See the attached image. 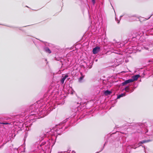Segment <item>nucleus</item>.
Masks as SVG:
<instances>
[{
    "instance_id": "6",
    "label": "nucleus",
    "mask_w": 153,
    "mask_h": 153,
    "mask_svg": "<svg viewBox=\"0 0 153 153\" xmlns=\"http://www.w3.org/2000/svg\"><path fill=\"white\" fill-rule=\"evenodd\" d=\"M33 149H34V150H36L35 149L37 148V149H38V143L37 142H36L33 145Z\"/></svg>"
},
{
    "instance_id": "1",
    "label": "nucleus",
    "mask_w": 153,
    "mask_h": 153,
    "mask_svg": "<svg viewBox=\"0 0 153 153\" xmlns=\"http://www.w3.org/2000/svg\"><path fill=\"white\" fill-rule=\"evenodd\" d=\"M25 115L31 117L34 116V119H38V105L33 104L27 108L24 112Z\"/></svg>"
},
{
    "instance_id": "12",
    "label": "nucleus",
    "mask_w": 153,
    "mask_h": 153,
    "mask_svg": "<svg viewBox=\"0 0 153 153\" xmlns=\"http://www.w3.org/2000/svg\"><path fill=\"white\" fill-rule=\"evenodd\" d=\"M45 51L49 53H51V51L48 48H47L45 49Z\"/></svg>"
},
{
    "instance_id": "17",
    "label": "nucleus",
    "mask_w": 153,
    "mask_h": 153,
    "mask_svg": "<svg viewBox=\"0 0 153 153\" xmlns=\"http://www.w3.org/2000/svg\"><path fill=\"white\" fill-rule=\"evenodd\" d=\"M92 2L94 4L95 3V0H92Z\"/></svg>"
},
{
    "instance_id": "22",
    "label": "nucleus",
    "mask_w": 153,
    "mask_h": 153,
    "mask_svg": "<svg viewBox=\"0 0 153 153\" xmlns=\"http://www.w3.org/2000/svg\"><path fill=\"white\" fill-rule=\"evenodd\" d=\"M25 7H27L29 8V7L27 6H26Z\"/></svg>"
},
{
    "instance_id": "14",
    "label": "nucleus",
    "mask_w": 153,
    "mask_h": 153,
    "mask_svg": "<svg viewBox=\"0 0 153 153\" xmlns=\"http://www.w3.org/2000/svg\"><path fill=\"white\" fill-rule=\"evenodd\" d=\"M124 95L123 94H121L117 96V98H119L122 97H123Z\"/></svg>"
},
{
    "instance_id": "5",
    "label": "nucleus",
    "mask_w": 153,
    "mask_h": 153,
    "mask_svg": "<svg viewBox=\"0 0 153 153\" xmlns=\"http://www.w3.org/2000/svg\"><path fill=\"white\" fill-rule=\"evenodd\" d=\"M125 90L127 92H130V93H131L134 91V89H133L132 90H130L129 86H127L125 88Z\"/></svg>"
},
{
    "instance_id": "18",
    "label": "nucleus",
    "mask_w": 153,
    "mask_h": 153,
    "mask_svg": "<svg viewBox=\"0 0 153 153\" xmlns=\"http://www.w3.org/2000/svg\"><path fill=\"white\" fill-rule=\"evenodd\" d=\"M7 27H12V28H16V27H13V26H7Z\"/></svg>"
},
{
    "instance_id": "7",
    "label": "nucleus",
    "mask_w": 153,
    "mask_h": 153,
    "mask_svg": "<svg viewBox=\"0 0 153 153\" xmlns=\"http://www.w3.org/2000/svg\"><path fill=\"white\" fill-rule=\"evenodd\" d=\"M68 75H65L64 77H63L62 78L61 80V82L63 84L65 80V79L68 77Z\"/></svg>"
},
{
    "instance_id": "10",
    "label": "nucleus",
    "mask_w": 153,
    "mask_h": 153,
    "mask_svg": "<svg viewBox=\"0 0 153 153\" xmlns=\"http://www.w3.org/2000/svg\"><path fill=\"white\" fill-rule=\"evenodd\" d=\"M0 124L6 125L10 124V123H8V122H0Z\"/></svg>"
},
{
    "instance_id": "23",
    "label": "nucleus",
    "mask_w": 153,
    "mask_h": 153,
    "mask_svg": "<svg viewBox=\"0 0 153 153\" xmlns=\"http://www.w3.org/2000/svg\"><path fill=\"white\" fill-rule=\"evenodd\" d=\"M38 101H37L36 102L37 103H38Z\"/></svg>"
},
{
    "instance_id": "21",
    "label": "nucleus",
    "mask_w": 153,
    "mask_h": 153,
    "mask_svg": "<svg viewBox=\"0 0 153 153\" xmlns=\"http://www.w3.org/2000/svg\"><path fill=\"white\" fill-rule=\"evenodd\" d=\"M19 30H22L21 29V28H20V27H19Z\"/></svg>"
},
{
    "instance_id": "19",
    "label": "nucleus",
    "mask_w": 153,
    "mask_h": 153,
    "mask_svg": "<svg viewBox=\"0 0 153 153\" xmlns=\"http://www.w3.org/2000/svg\"><path fill=\"white\" fill-rule=\"evenodd\" d=\"M29 26H30V25L25 26H23V27H26Z\"/></svg>"
},
{
    "instance_id": "13",
    "label": "nucleus",
    "mask_w": 153,
    "mask_h": 153,
    "mask_svg": "<svg viewBox=\"0 0 153 153\" xmlns=\"http://www.w3.org/2000/svg\"><path fill=\"white\" fill-rule=\"evenodd\" d=\"M81 76L80 77L79 79V80L80 81H81L83 79V78H84V76L82 75V73H81Z\"/></svg>"
},
{
    "instance_id": "8",
    "label": "nucleus",
    "mask_w": 153,
    "mask_h": 153,
    "mask_svg": "<svg viewBox=\"0 0 153 153\" xmlns=\"http://www.w3.org/2000/svg\"><path fill=\"white\" fill-rule=\"evenodd\" d=\"M151 141V140H143L139 142L140 143L143 144L144 143L149 142Z\"/></svg>"
},
{
    "instance_id": "9",
    "label": "nucleus",
    "mask_w": 153,
    "mask_h": 153,
    "mask_svg": "<svg viewBox=\"0 0 153 153\" xmlns=\"http://www.w3.org/2000/svg\"><path fill=\"white\" fill-rule=\"evenodd\" d=\"M111 93L110 91L108 90H106L105 91L104 93L105 95H108L110 94Z\"/></svg>"
},
{
    "instance_id": "15",
    "label": "nucleus",
    "mask_w": 153,
    "mask_h": 153,
    "mask_svg": "<svg viewBox=\"0 0 153 153\" xmlns=\"http://www.w3.org/2000/svg\"><path fill=\"white\" fill-rule=\"evenodd\" d=\"M33 42L34 43L35 45H36V47H38V43H37L36 42L34 41H33Z\"/></svg>"
},
{
    "instance_id": "11",
    "label": "nucleus",
    "mask_w": 153,
    "mask_h": 153,
    "mask_svg": "<svg viewBox=\"0 0 153 153\" xmlns=\"http://www.w3.org/2000/svg\"><path fill=\"white\" fill-rule=\"evenodd\" d=\"M22 125H21V127H19V129H18V130L19 131H21L22 130V127H23V123H21Z\"/></svg>"
},
{
    "instance_id": "2",
    "label": "nucleus",
    "mask_w": 153,
    "mask_h": 153,
    "mask_svg": "<svg viewBox=\"0 0 153 153\" xmlns=\"http://www.w3.org/2000/svg\"><path fill=\"white\" fill-rule=\"evenodd\" d=\"M100 48L98 46L96 47L93 49V52L94 54L97 53L100 51Z\"/></svg>"
},
{
    "instance_id": "16",
    "label": "nucleus",
    "mask_w": 153,
    "mask_h": 153,
    "mask_svg": "<svg viewBox=\"0 0 153 153\" xmlns=\"http://www.w3.org/2000/svg\"><path fill=\"white\" fill-rule=\"evenodd\" d=\"M45 143V142L42 143L40 145V146L41 147L42 146L44 145Z\"/></svg>"
},
{
    "instance_id": "4",
    "label": "nucleus",
    "mask_w": 153,
    "mask_h": 153,
    "mask_svg": "<svg viewBox=\"0 0 153 153\" xmlns=\"http://www.w3.org/2000/svg\"><path fill=\"white\" fill-rule=\"evenodd\" d=\"M140 76L139 74H137L135 75H134V76H133L132 77V79H131L132 80H133V82H134V81L137 80L138 78L139 77H140Z\"/></svg>"
},
{
    "instance_id": "20",
    "label": "nucleus",
    "mask_w": 153,
    "mask_h": 153,
    "mask_svg": "<svg viewBox=\"0 0 153 153\" xmlns=\"http://www.w3.org/2000/svg\"><path fill=\"white\" fill-rule=\"evenodd\" d=\"M42 153H45V152L44 150L42 151Z\"/></svg>"
},
{
    "instance_id": "3",
    "label": "nucleus",
    "mask_w": 153,
    "mask_h": 153,
    "mask_svg": "<svg viewBox=\"0 0 153 153\" xmlns=\"http://www.w3.org/2000/svg\"><path fill=\"white\" fill-rule=\"evenodd\" d=\"M133 82V80H132L131 79H129L127 80H126L124 82H123L122 83V84L123 85H126L129 83L131 82Z\"/></svg>"
}]
</instances>
